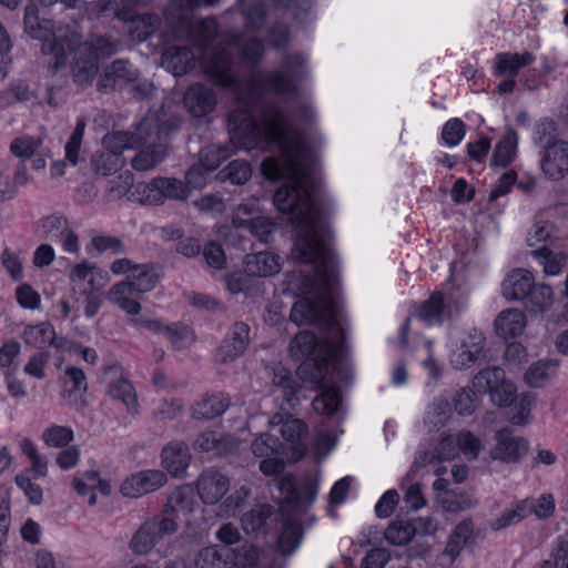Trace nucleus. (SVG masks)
Wrapping results in <instances>:
<instances>
[{
	"mask_svg": "<svg viewBox=\"0 0 568 568\" xmlns=\"http://www.w3.org/2000/svg\"><path fill=\"white\" fill-rule=\"evenodd\" d=\"M159 542L160 540L156 538L154 531L151 529L146 520H144L138 530L133 534L129 542V548L135 555H146Z\"/></svg>",
	"mask_w": 568,
	"mask_h": 568,
	"instance_id": "nucleus-43",
	"label": "nucleus"
},
{
	"mask_svg": "<svg viewBox=\"0 0 568 568\" xmlns=\"http://www.w3.org/2000/svg\"><path fill=\"white\" fill-rule=\"evenodd\" d=\"M277 487L285 499V503L281 505L283 526L278 535V550L284 556H290L298 547L302 539L300 524L294 517L314 503L318 486L311 478L305 479L301 486H297L294 475L285 474L277 479Z\"/></svg>",
	"mask_w": 568,
	"mask_h": 568,
	"instance_id": "nucleus-5",
	"label": "nucleus"
},
{
	"mask_svg": "<svg viewBox=\"0 0 568 568\" xmlns=\"http://www.w3.org/2000/svg\"><path fill=\"white\" fill-rule=\"evenodd\" d=\"M290 318L297 326L321 325L343 335L337 318V306L325 297H300L292 306Z\"/></svg>",
	"mask_w": 568,
	"mask_h": 568,
	"instance_id": "nucleus-8",
	"label": "nucleus"
},
{
	"mask_svg": "<svg viewBox=\"0 0 568 568\" xmlns=\"http://www.w3.org/2000/svg\"><path fill=\"white\" fill-rule=\"evenodd\" d=\"M301 378H296L290 369L281 363L272 367V384L275 390L282 393L283 402L288 408H294L300 403L298 393L302 388Z\"/></svg>",
	"mask_w": 568,
	"mask_h": 568,
	"instance_id": "nucleus-21",
	"label": "nucleus"
},
{
	"mask_svg": "<svg viewBox=\"0 0 568 568\" xmlns=\"http://www.w3.org/2000/svg\"><path fill=\"white\" fill-rule=\"evenodd\" d=\"M539 165L548 180H562L568 174V143L566 141L556 142L539 150Z\"/></svg>",
	"mask_w": 568,
	"mask_h": 568,
	"instance_id": "nucleus-15",
	"label": "nucleus"
},
{
	"mask_svg": "<svg viewBox=\"0 0 568 568\" xmlns=\"http://www.w3.org/2000/svg\"><path fill=\"white\" fill-rule=\"evenodd\" d=\"M133 186L135 187L133 174L130 171H124L109 181L106 193L109 199L119 200L126 195Z\"/></svg>",
	"mask_w": 568,
	"mask_h": 568,
	"instance_id": "nucleus-61",
	"label": "nucleus"
},
{
	"mask_svg": "<svg viewBox=\"0 0 568 568\" xmlns=\"http://www.w3.org/2000/svg\"><path fill=\"white\" fill-rule=\"evenodd\" d=\"M42 231V239L60 243L62 247L71 253L79 250L78 235L70 229L68 220L60 214H51L39 221Z\"/></svg>",
	"mask_w": 568,
	"mask_h": 568,
	"instance_id": "nucleus-14",
	"label": "nucleus"
},
{
	"mask_svg": "<svg viewBox=\"0 0 568 568\" xmlns=\"http://www.w3.org/2000/svg\"><path fill=\"white\" fill-rule=\"evenodd\" d=\"M531 254L538 258L539 263L544 266L545 274L547 275L559 274L567 260L565 254H554L546 246L532 251Z\"/></svg>",
	"mask_w": 568,
	"mask_h": 568,
	"instance_id": "nucleus-51",
	"label": "nucleus"
},
{
	"mask_svg": "<svg viewBox=\"0 0 568 568\" xmlns=\"http://www.w3.org/2000/svg\"><path fill=\"white\" fill-rule=\"evenodd\" d=\"M43 442L51 447H64L73 439V430L65 426H51L42 434Z\"/></svg>",
	"mask_w": 568,
	"mask_h": 568,
	"instance_id": "nucleus-64",
	"label": "nucleus"
},
{
	"mask_svg": "<svg viewBox=\"0 0 568 568\" xmlns=\"http://www.w3.org/2000/svg\"><path fill=\"white\" fill-rule=\"evenodd\" d=\"M239 227L250 231L262 243H268L273 239L277 224L270 217L256 216L247 220H241Z\"/></svg>",
	"mask_w": 568,
	"mask_h": 568,
	"instance_id": "nucleus-39",
	"label": "nucleus"
},
{
	"mask_svg": "<svg viewBox=\"0 0 568 568\" xmlns=\"http://www.w3.org/2000/svg\"><path fill=\"white\" fill-rule=\"evenodd\" d=\"M180 129V120L176 116H168L158 111L148 112L138 123L134 135L141 145H158L166 143L171 134Z\"/></svg>",
	"mask_w": 568,
	"mask_h": 568,
	"instance_id": "nucleus-12",
	"label": "nucleus"
},
{
	"mask_svg": "<svg viewBox=\"0 0 568 568\" xmlns=\"http://www.w3.org/2000/svg\"><path fill=\"white\" fill-rule=\"evenodd\" d=\"M530 509L527 508L526 503L518 504L514 509H506L498 518L490 523L493 530H501L511 525L520 523L528 517Z\"/></svg>",
	"mask_w": 568,
	"mask_h": 568,
	"instance_id": "nucleus-56",
	"label": "nucleus"
},
{
	"mask_svg": "<svg viewBox=\"0 0 568 568\" xmlns=\"http://www.w3.org/2000/svg\"><path fill=\"white\" fill-rule=\"evenodd\" d=\"M231 152L227 146L220 144H212L204 150H202L200 155V162L209 170L213 172L216 170L220 164L229 159Z\"/></svg>",
	"mask_w": 568,
	"mask_h": 568,
	"instance_id": "nucleus-58",
	"label": "nucleus"
},
{
	"mask_svg": "<svg viewBox=\"0 0 568 568\" xmlns=\"http://www.w3.org/2000/svg\"><path fill=\"white\" fill-rule=\"evenodd\" d=\"M449 413L450 405L447 400L442 398L435 399L426 413L425 423L438 429L445 425Z\"/></svg>",
	"mask_w": 568,
	"mask_h": 568,
	"instance_id": "nucleus-62",
	"label": "nucleus"
},
{
	"mask_svg": "<svg viewBox=\"0 0 568 568\" xmlns=\"http://www.w3.org/2000/svg\"><path fill=\"white\" fill-rule=\"evenodd\" d=\"M534 283L531 272L524 268L514 270L503 282V295L508 301L524 302Z\"/></svg>",
	"mask_w": 568,
	"mask_h": 568,
	"instance_id": "nucleus-25",
	"label": "nucleus"
},
{
	"mask_svg": "<svg viewBox=\"0 0 568 568\" xmlns=\"http://www.w3.org/2000/svg\"><path fill=\"white\" fill-rule=\"evenodd\" d=\"M166 483V475L161 470H143L133 474L121 485V493L125 497L136 498L152 493Z\"/></svg>",
	"mask_w": 568,
	"mask_h": 568,
	"instance_id": "nucleus-18",
	"label": "nucleus"
},
{
	"mask_svg": "<svg viewBox=\"0 0 568 568\" xmlns=\"http://www.w3.org/2000/svg\"><path fill=\"white\" fill-rule=\"evenodd\" d=\"M251 450L257 458H266L277 455H286L287 446L280 439L268 433H264L254 438L251 444Z\"/></svg>",
	"mask_w": 568,
	"mask_h": 568,
	"instance_id": "nucleus-36",
	"label": "nucleus"
},
{
	"mask_svg": "<svg viewBox=\"0 0 568 568\" xmlns=\"http://www.w3.org/2000/svg\"><path fill=\"white\" fill-rule=\"evenodd\" d=\"M24 29L27 33L38 32L40 36H55V22L41 16L36 3H29L24 8Z\"/></svg>",
	"mask_w": 568,
	"mask_h": 568,
	"instance_id": "nucleus-32",
	"label": "nucleus"
},
{
	"mask_svg": "<svg viewBox=\"0 0 568 568\" xmlns=\"http://www.w3.org/2000/svg\"><path fill=\"white\" fill-rule=\"evenodd\" d=\"M244 271L246 275L255 277L275 275L281 271V256L267 251L247 254Z\"/></svg>",
	"mask_w": 568,
	"mask_h": 568,
	"instance_id": "nucleus-24",
	"label": "nucleus"
},
{
	"mask_svg": "<svg viewBox=\"0 0 568 568\" xmlns=\"http://www.w3.org/2000/svg\"><path fill=\"white\" fill-rule=\"evenodd\" d=\"M162 466L173 476L181 478L185 475L191 462L189 446L184 442L174 440L163 447L161 453Z\"/></svg>",
	"mask_w": 568,
	"mask_h": 568,
	"instance_id": "nucleus-23",
	"label": "nucleus"
},
{
	"mask_svg": "<svg viewBox=\"0 0 568 568\" xmlns=\"http://www.w3.org/2000/svg\"><path fill=\"white\" fill-rule=\"evenodd\" d=\"M154 0H95L87 11L95 18H112L130 26L128 36H154L162 26V19L153 12L139 13L138 7H148Z\"/></svg>",
	"mask_w": 568,
	"mask_h": 568,
	"instance_id": "nucleus-7",
	"label": "nucleus"
},
{
	"mask_svg": "<svg viewBox=\"0 0 568 568\" xmlns=\"http://www.w3.org/2000/svg\"><path fill=\"white\" fill-rule=\"evenodd\" d=\"M292 454H290L286 450V455H277V456H271L263 458L260 462V470L265 476H275L281 475L285 469L286 462L288 463H296L301 460L305 453H306V446L305 445H294L291 447Z\"/></svg>",
	"mask_w": 568,
	"mask_h": 568,
	"instance_id": "nucleus-27",
	"label": "nucleus"
},
{
	"mask_svg": "<svg viewBox=\"0 0 568 568\" xmlns=\"http://www.w3.org/2000/svg\"><path fill=\"white\" fill-rule=\"evenodd\" d=\"M221 174L233 184L242 185L250 180L252 169L245 160H233L221 171Z\"/></svg>",
	"mask_w": 568,
	"mask_h": 568,
	"instance_id": "nucleus-55",
	"label": "nucleus"
},
{
	"mask_svg": "<svg viewBox=\"0 0 568 568\" xmlns=\"http://www.w3.org/2000/svg\"><path fill=\"white\" fill-rule=\"evenodd\" d=\"M183 102L191 115L203 118L215 109L217 98L213 89L195 83L186 90Z\"/></svg>",
	"mask_w": 568,
	"mask_h": 568,
	"instance_id": "nucleus-20",
	"label": "nucleus"
},
{
	"mask_svg": "<svg viewBox=\"0 0 568 568\" xmlns=\"http://www.w3.org/2000/svg\"><path fill=\"white\" fill-rule=\"evenodd\" d=\"M281 435L286 442H290L287 452L292 454V446L304 445L301 439L307 434V426L301 419H287L281 426Z\"/></svg>",
	"mask_w": 568,
	"mask_h": 568,
	"instance_id": "nucleus-57",
	"label": "nucleus"
},
{
	"mask_svg": "<svg viewBox=\"0 0 568 568\" xmlns=\"http://www.w3.org/2000/svg\"><path fill=\"white\" fill-rule=\"evenodd\" d=\"M194 447L201 452H215L222 454L226 448V438L215 432H203L194 443Z\"/></svg>",
	"mask_w": 568,
	"mask_h": 568,
	"instance_id": "nucleus-63",
	"label": "nucleus"
},
{
	"mask_svg": "<svg viewBox=\"0 0 568 568\" xmlns=\"http://www.w3.org/2000/svg\"><path fill=\"white\" fill-rule=\"evenodd\" d=\"M258 561L257 549L252 545H243L237 549H232L229 565L237 568H255Z\"/></svg>",
	"mask_w": 568,
	"mask_h": 568,
	"instance_id": "nucleus-59",
	"label": "nucleus"
},
{
	"mask_svg": "<svg viewBox=\"0 0 568 568\" xmlns=\"http://www.w3.org/2000/svg\"><path fill=\"white\" fill-rule=\"evenodd\" d=\"M123 165V156H118L106 151L94 153L90 160L92 172L100 176L110 175L120 170Z\"/></svg>",
	"mask_w": 568,
	"mask_h": 568,
	"instance_id": "nucleus-45",
	"label": "nucleus"
},
{
	"mask_svg": "<svg viewBox=\"0 0 568 568\" xmlns=\"http://www.w3.org/2000/svg\"><path fill=\"white\" fill-rule=\"evenodd\" d=\"M168 143L145 145L131 160V165L136 171H149L158 166L168 156Z\"/></svg>",
	"mask_w": 568,
	"mask_h": 568,
	"instance_id": "nucleus-29",
	"label": "nucleus"
},
{
	"mask_svg": "<svg viewBox=\"0 0 568 568\" xmlns=\"http://www.w3.org/2000/svg\"><path fill=\"white\" fill-rule=\"evenodd\" d=\"M505 372L498 366H488L480 369L473 378L474 388L481 394H491L505 381Z\"/></svg>",
	"mask_w": 568,
	"mask_h": 568,
	"instance_id": "nucleus-38",
	"label": "nucleus"
},
{
	"mask_svg": "<svg viewBox=\"0 0 568 568\" xmlns=\"http://www.w3.org/2000/svg\"><path fill=\"white\" fill-rule=\"evenodd\" d=\"M439 503L444 510L459 513L474 506L473 495L468 491L450 489L445 495H439Z\"/></svg>",
	"mask_w": 568,
	"mask_h": 568,
	"instance_id": "nucleus-47",
	"label": "nucleus"
},
{
	"mask_svg": "<svg viewBox=\"0 0 568 568\" xmlns=\"http://www.w3.org/2000/svg\"><path fill=\"white\" fill-rule=\"evenodd\" d=\"M556 368V363L551 361H540L538 363L532 364L528 368V371L525 373V381L531 387H539L549 375L555 373Z\"/></svg>",
	"mask_w": 568,
	"mask_h": 568,
	"instance_id": "nucleus-60",
	"label": "nucleus"
},
{
	"mask_svg": "<svg viewBox=\"0 0 568 568\" xmlns=\"http://www.w3.org/2000/svg\"><path fill=\"white\" fill-rule=\"evenodd\" d=\"M517 143V132L514 129L508 128L494 149L490 165L507 168L516 156Z\"/></svg>",
	"mask_w": 568,
	"mask_h": 568,
	"instance_id": "nucleus-30",
	"label": "nucleus"
},
{
	"mask_svg": "<svg viewBox=\"0 0 568 568\" xmlns=\"http://www.w3.org/2000/svg\"><path fill=\"white\" fill-rule=\"evenodd\" d=\"M272 11L267 14L261 0H237L236 8H230L223 14L227 18L240 12L245 28L250 31L261 30L268 21V36H290L303 31V27L313 21L310 8L294 6V0H271Z\"/></svg>",
	"mask_w": 568,
	"mask_h": 568,
	"instance_id": "nucleus-4",
	"label": "nucleus"
},
{
	"mask_svg": "<svg viewBox=\"0 0 568 568\" xmlns=\"http://www.w3.org/2000/svg\"><path fill=\"white\" fill-rule=\"evenodd\" d=\"M232 549L226 546H210L201 549L195 558L196 568H227Z\"/></svg>",
	"mask_w": 568,
	"mask_h": 568,
	"instance_id": "nucleus-33",
	"label": "nucleus"
},
{
	"mask_svg": "<svg viewBox=\"0 0 568 568\" xmlns=\"http://www.w3.org/2000/svg\"><path fill=\"white\" fill-rule=\"evenodd\" d=\"M556 132V123L550 119L541 120L534 130V143L539 148V150H544V148H548L556 142H562L564 140L558 139L555 134Z\"/></svg>",
	"mask_w": 568,
	"mask_h": 568,
	"instance_id": "nucleus-54",
	"label": "nucleus"
},
{
	"mask_svg": "<svg viewBox=\"0 0 568 568\" xmlns=\"http://www.w3.org/2000/svg\"><path fill=\"white\" fill-rule=\"evenodd\" d=\"M108 394L112 398L120 399L129 409L134 408L136 405L135 390L132 384L123 377L109 383Z\"/></svg>",
	"mask_w": 568,
	"mask_h": 568,
	"instance_id": "nucleus-50",
	"label": "nucleus"
},
{
	"mask_svg": "<svg viewBox=\"0 0 568 568\" xmlns=\"http://www.w3.org/2000/svg\"><path fill=\"white\" fill-rule=\"evenodd\" d=\"M273 514L274 509L271 505H258L250 513L244 514L242 517L243 528L246 531H262L266 534L268 530L267 520Z\"/></svg>",
	"mask_w": 568,
	"mask_h": 568,
	"instance_id": "nucleus-40",
	"label": "nucleus"
},
{
	"mask_svg": "<svg viewBox=\"0 0 568 568\" xmlns=\"http://www.w3.org/2000/svg\"><path fill=\"white\" fill-rule=\"evenodd\" d=\"M159 542L160 540L156 538L154 531L151 529L146 520H144L138 530L133 534L129 542V548L135 555H146Z\"/></svg>",
	"mask_w": 568,
	"mask_h": 568,
	"instance_id": "nucleus-42",
	"label": "nucleus"
},
{
	"mask_svg": "<svg viewBox=\"0 0 568 568\" xmlns=\"http://www.w3.org/2000/svg\"><path fill=\"white\" fill-rule=\"evenodd\" d=\"M102 142L106 152L118 156H122L123 151L126 149H139L135 135L130 131H114L106 133L103 136Z\"/></svg>",
	"mask_w": 568,
	"mask_h": 568,
	"instance_id": "nucleus-41",
	"label": "nucleus"
},
{
	"mask_svg": "<svg viewBox=\"0 0 568 568\" xmlns=\"http://www.w3.org/2000/svg\"><path fill=\"white\" fill-rule=\"evenodd\" d=\"M495 445L490 449V458L506 464H517L529 453L526 438L514 436L508 428L499 429L494 436Z\"/></svg>",
	"mask_w": 568,
	"mask_h": 568,
	"instance_id": "nucleus-13",
	"label": "nucleus"
},
{
	"mask_svg": "<svg viewBox=\"0 0 568 568\" xmlns=\"http://www.w3.org/2000/svg\"><path fill=\"white\" fill-rule=\"evenodd\" d=\"M163 335L170 341L172 347L178 351L187 348L194 342L193 331L181 322L166 324Z\"/></svg>",
	"mask_w": 568,
	"mask_h": 568,
	"instance_id": "nucleus-46",
	"label": "nucleus"
},
{
	"mask_svg": "<svg viewBox=\"0 0 568 568\" xmlns=\"http://www.w3.org/2000/svg\"><path fill=\"white\" fill-rule=\"evenodd\" d=\"M248 343L250 326L244 322H235L217 348L216 356L222 363L232 362L245 352Z\"/></svg>",
	"mask_w": 568,
	"mask_h": 568,
	"instance_id": "nucleus-17",
	"label": "nucleus"
},
{
	"mask_svg": "<svg viewBox=\"0 0 568 568\" xmlns=\"http://www.w3.org/2000/svg\"><path fill=\"white\" fill-rule=\"evenodd\" d=\"M51 334H53V326L49 322H42L37 325H27L22 337L27 345L41 348L44 344H49Z\"/></svg>",
	"mask_w": 568,
	"mask_h": 568,
	"instance_id": "nucleus-52",
	"label": "nucleus"
},
{
	"mask_svg": "<svg viewBox=\"0 0 568 568\" xmlns=\"http://www.w3.org/2000/svg\"><path fill=\"white\" fill-rule=\"evenodd\" d=\"M202 7V0H171L164 10L168 26L176 32L187 33L194 23V9Z\"/></svg>",
	"mask_w": 568,
	"mask_h": 568,
	"instance_id": "nucleus-19",
	"label": "nucleus"
},
{
	"mask_svg": "<svg viewBox=\"0 0 568 568\" xmlns=\"http://www.w3.org/2000/svg\"><path fill=\"white\" fill-rule=\"evenodd\" d=\"M467 300V291L459 286L434 292L423 302L418 316L428 325H440L445 320L457 317L465 308Z\"/></svg>",
	"mask_w": 568,
	"mask_h": 568,
	"instance_id": "nucleus-9",
	"label": "nucleus"
},
{
	"mask_svg": "<svg viewBox=\"0 0 568 568\" xmlns=\"http://www.w3.org/2000/svg\"><path fill=\"white\" fill-rule=\"evenodd\" d=\"M196 488L203 503L213 505L229 491L230 480L220 471L207 469L199 477Z\"/></svg>",
	"mask_w": 568,
	"mask_h": 568,
	"instance_id": "nucleus-22",
	"label": "nucleus"
},
{
	"mask_svg": "<svg viewBox=\"0 0 568 568\" xmlns=\"http://www.w3.org/2000/svg\"><path fill=\"white\" fill-rule=\"evenodd\" d=\"M307 60L302 53L285 55L282 71L264 74L261 84L264 89L276 94L296 95V82L307 77Z\"/></svg>",
	"mask_w": 568,
	"mask_h": 568,
	"instance_id": "nucleus-10",
	"label": "nucleus"
},
{
	"mask_svg": "<svg viewBox=\"0 0 568 568\" xmlns=\"http://www.w3.org/2000/svg\"><path fill=\"white\" fill-rule=\"evenodd\" d=\"M135 193L140 195L141 203L161 205L165 201H186L191 191L180 179L156 176L149 183H138Z\"/></svg>",
	"mask_w": 568,
	"mask_h": 568,
	"instance_id": "nucleus-11",
	"label": "nucleus"
},
{
	"mask_svg": "<svg viewBox=\"0 0 568 568\" xmlns=\"http://www.w3.org/2000/svg\"><path fill=\"white\" fill-rule=\"evenodd\" d=\"M335 351L336 345L331 338H318L311 331L300 332L290 344L292 358L302 362L296 368V376L312 387H323Z\"/></svg>",
	"mask_w": 568,
	"mask_h": 568,
	"instance_id": "nucleus-6",
	"label": "nucleus"
},
{
	"mask_svg": "<svg viewBox=\"0 0 568 568\" xmlns=\"http://www.w3.org/2000/svg\"><path fill=\"white\" fill-rule=\"evenodd\" d=\"M342 404V393L337 386L324 387L312 400L313 409L322 415L333 416Z\"/></svg>",
	"mask_w": 568,
	"mask_h": 568,
	"instance_id": "nucleus-35",
	"label": "nucleus"
},
{
	"mask_svg": "<svg viewBox=\"0 0 568 568\" xmlns=\"http://www.w3.org/2000/svg\"><path fill=\"white\" fill-rule=\"evenodd\" d=\"M525 328V315L519 310L503 311L495 320L496 333L503 338L520 335Z\"/></svg>",
	"mask_w": 568,
	"mask_h": 568,
	"instance_id": "nucleus-31",
	"label": "nucleus"
},
{
	"mask_svg": "<svg viewBox=\"0 0 568 568\" xmlns=\"http://www.w3.org/2000/svg\"><path fill=\"white\" fill-rule=\"evenodd\" d=\"M89 277V284L92 291L102 287L108 280V273L99 270L94 263L83 261L77 264L71 271L70 278L72 282L83 281Z\"/></svg>",
	"mask_w": 568,
	"mask_h": 568,
	"instance_id": "nucleus-37",
	"label": "nucleus"
},
{
	"mask_svg": "<svg viewBox=\"0 0 568 568\" xmlns=\"http://www.w3.org/2000/svg\"><path fill=\"white\" fill-rule=\"evenodd\" d=\"M316 120L313 105L297 101L286 111L275 99L257 98L251 112L229 114L230 141L247 152L272 153L261 163L264 176L283 181L273 195L280 214L294 227L292 260L312 264V272L293 271L283 282L284 293L306 296L317 286L331 287L336 276V256L328 244L331 201L321 193L317 156L306 143L300 124Z\"/></svg>",
	"mask_w": 568,
	"mask_h": 568,
	"instance_id": "nucleus-1",
	"label": "nucleus"
},
{
	"mask_svg": "<svg viewBox=\"0 0 568 568\" xmlns=\"http://www.w3.org/2000/svg\"><path fill=\"white\" fill-rule=\"evenodd\" d=\"M193 48L172 45L162 51L161 65L180 77L193 70L196 62L215 84L236 88L240 83L233 71L235 63L254 68L262 59L261 38H192Z\"/></svg>",
	"mask_w": 568,
	"mask_h": 568,
	"instance_id": "nucleus-2",
	"label": "nucleus"
},
{
	"mask_svg": "<svg viewBox=\"0 0 568 568\" xmlns=\"http://www.w3.org/2000/svg\"><path fill=\"white\" fill-rule=\"evenodd\" d=\"M139 71L123 59H118L106 65L100 75L97 87L101 92L114 91L124 84L138 80Z\"/></svg>",
	"mask_w": 568,
	"mask_h": 568,
	"instance_id": "nucleus-16",
	"label": "nucleus"
},
{
	"mask_svg": "<svg viewBox=\"0 0 568 568\" xmlns=\"http://www.w3.org/2000/svg\"><path fill=\"white\" fill-rule=\"evenodd\" d=\"M230 406V397L224 393L205 395L192 409V417L197 420H211L223 415Z\"/></svg>",
	"mask_w": 568,
	"mask_h": 568,
	"instance_id": "nucleus-26",
	"label": "nucleus"
},
{
	"mask_svg": "<svg viewBox=\"0 0 568 568\" xmlns=\"http://www.w3.org/2000/svg\"><path fill=\"white\" fill-rule=\"evenodd\" d=\"M161 278L159 267L152 263L138 264L128 280L135 293L143 294L152 291Z\"/></svg>",
	"mask_w": 568,
	"mask_h": 568,
	"instance_id": "nucleus-28",
	"label": "nucleus"
},
{
	"mask_svg": "<svg viewBox=\"0 0 568 568\" xmlns=\"http://www.w3.org/2000/svg\"><path fill=\"white\" fill-rule=\"evenodd\" d=\"M385 539L395 546H404L408 544L415 536L414 525L406 520L392 521L384 532Z\"/></svg>",
	"mask_w": 568,
	"mask_h": 568,
	"instance_id": "nucleus-49",
	"label": "nucleus"
},
{
	"mask_svg": "<svg viewBox=\"0 0 568 568\" xmlns=\"http://www.w3.org/2000/svg\"><path fill=\"white\" fill-rule=\"evenodd\" d=\"M41 51L50 57L48 68L55 73L64 64L68 53L73 55L71 73L73 81L87 87L94 80L99 60L110 58L116 45L110 38H41Z\"/></svg>",
	"mask_w": 568,
	"mask_h": 568,
	"instance_id": "nucleus-3",
	"label": "nucleus"
},
{
	"mask_svg": "<svg viewBox=\"0 0 568 568\" xmlns=\"http://www.w3.org/2000/svg\"><path fill=\"white\" fill-rule=\"evenodd\" d=\"M159 540L174 535L179 530L176 516L170 515V509H163L160 515L145 519Z\"/></svg>",
	"mask_w": 568,
	"mask_h": 568,
	"instance_id": "nucleus-48",
	"label": "nucleus"
},
{
	"mask_svg": "<svg viewBox=\"0 0 568 568\" xmlns=\"http://www.w3.org/2000/svg\"><path fill=\"white\" fill-rule=\"evenodd\" d=\"M534 61V55L529 52L519 53H500L498 54V62L496 65L497 74L509 75L514 78L520 68L530 64Z\"/></svg>",
	"mask_w": 568,
	"mask_h": 568,
	"instance_id": "nucleus-44",
	"label": "nucleus"
},
{
	"mask_svg": "<svg viewBox=\"0 0 568 568\" xmlns=\"http://www.w3.org/2000/svg\"><path fill=\"white\" fill-rule=\"evenodd\" d=\"M85 126H87L85 119L79 118L77 120V125L65 144V159L72 165H77L80 161V150H81V144H82Z\"/></svg>",
	"mask_w": 568,
	"mask_h": 568,
	"instance_id": "nucleus-53",
	"label": "nucleus"
},
{
	"mask_svg": "<svg viewBox=\"0 0 568 568\" xmlns=\"http://www.w3.org/2000/svg\"><path fill=\"white\" fill-rule=\"evenodd\" d=\"M554 301V292L549 285L532 284L527 297L524 300V305L527 311L539 314L550 308Z\"/></svg>",
	"mask_w": 568,
	"mask_h": 568,
	"instance_id": "nucleus-34",
	"label": "nucleus"
}]
</instances>
